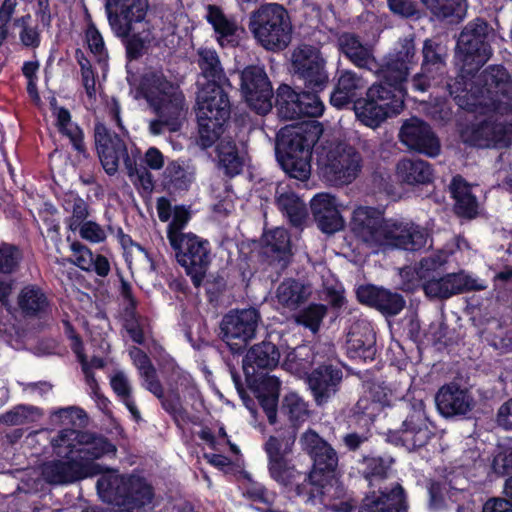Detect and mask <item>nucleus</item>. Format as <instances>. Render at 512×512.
Returning <instances> with one entry per match:
<instances>
[{
    "label": "nucleus",
    "mask_w": 512,
    "mask_h": 512,
    "mask_svg": "<svg viewBox=\"0 0 512 512\" xmlns=\"http://www.w3.org/2000/svg\"><path fill=\"white\" fill-rule=\"evenodd\" d=\"M483 80L484 88L470 106L474 111L483 106L493 113L466 127L462 138L479 148L508 146L512 140V82L502 67L485 71Z\"/></svg>",
    "instance_id": "1"
},
{
    "label": "nucleus",
    "mask_w": 512,
    "mask_h": 512,
    "mask_svg": "<svg viewBox=\"0 0 512 512\" xmlns=\"http://www.w3.org/2000/svg\"><path fill=\"white\" fill-rule=\"evenodd\" d=\"M351 231L372 253L391 249L415 251L423 248L428 240L426 231L413 222L385 219L378 210L365 206L353 211Z\"/></svg>",
    "instance_id": "2"
},
{
    "label": "nucleus",
    "mask_w": 512,
    "mask_h": 512,
    "mask_svg": "<svg viewBox=\"0 0 512 512\" xmlns=\"http://www.w3.org/2000/svg\"><path fill=\"white\" fill-rule=\"evenodd\" d=\"M140 92L158 115V119L149 123L152 135H161L165 129L170 132L180 129L186 109L184 96L178 87L167 81L162 73L149 72L142 78Z\"/></svg>",
    "instance_id": "3"
},
{
    "label": "nucleus",
    "mask_w": 512,
    "mask_h": 512,
    "mask_svg": "<svg viewBox=\"0 0 512 512\" xmlns=\"http://www.w3.org/2000/svg\"><path fill=\"white\" fill-rule=\"evenodd\" d=\"M321 133V126L316 121L287 126L280 131L279 145L283 152L279 154L278 160L290 177L301 181L309 178L311 151Z\"/></svg>",
    "instance_id": "4"
},
{
    "label": "nucleus",
    "mask_w": 512,
    "mask_h": 512,
    "mask_svg": "<svg viewBox=\"0 0 512 512\" xmlns=\"http://www.w3.org/2000/svg\"><path fill=\"white\" fill-rule=\"evenodd\" d=\"M200 144L211 146L230 116V101L221 84L201 83L196 95Z\"/></svg>",
    "instance_id": "5"
},
{
    "label": "nucleus",
    "mask_w": 512,
    "mask_h": 512,
    "mask_svg": "<svg viewBox=\"0 0 512 512\" xmlns=\"http://www.w3.org/2000/svg\"><path fill=\"white\" fill-rule=\"evenodd\" d=\"M97 481L99 497L107 503L138 509L151 503L153 492L146 481L140 477H123L117 470L102 466Z\"/></svg>",
    "instance_id": "6"
},
{
    "label": "nucleus",
    "mask_w": 512,
    "mask_h": 512,
    "mask_svg": "<svg viewBox=\"0 0 512 512\" xmlns=\"http://www.w3.org/2000/svg\"><path fill=\"white\" fill-rule=\"evenodd\" d=\"M447 258V253L440 251L426 256L420 261L417 275L424 280L423 289L428 297L445 299L468 290H483L486 288L484 283L463 271L449 273L442 277L431 275L446 263Z\"/></svg>",
    "instance_id": "7"
},
{
    "label": "nucleus",
    "mask_w": 512,
    "mask_h": 512,
    "mask_svg": "<svg viewBox=\"0 0 512 512\" xmlns=\"http://www.w3.org/2000/svg\"><path fill=\"white\" fill-rule=\"evenodd\" d=\"M404 96V87L389 85L383 78V82L368 89L365 99L355 103L356 117L365 126L377 128L387 118L402 111Z\"/></svg>",
    "instance_id": "8"
},
{
    "label": "nucleus",
    "mask_w": 512,
    "mask_h": 512,
    "mask_svg": "<svg viewBox=\"0 0 512 512\" xmlns=\"http://www.w3.org/2000/svg\"><path fill=\"white\" fill-rule=\"evenodd\" d=\"M249 27L258 43L267 50H282L291 41L290 19L287 11L279 4L259 7L251 15Z\"/></svg>",
    "instance_id": "9"
},
{
    "label": "nucleus",
    "mask_w": 512,
    "mask_h": 512,
    "mask_svg": "<svg viewBox=\"0 0 512 512\" xmlns=\"http://www.w3.org/2000/svg\"><path fill=\"white\" fill-rule=\"evenodd\" d=\"M51 444L58 455L75 453L79 463L96 464V459L116 452L115 446L105 438L73 429L60 431Z\"/></svg>",
    "instance_id": "10"
},
{
    "label": "nucleus",
    "mask_w": 512,
    "mask_h": 512,
    "mask_svg": "<svg viewBox=\"0 0 512 512\" xmlns=\"http://www.w3.org/2000/svg\"><path fill=\"white\" fill-rule=\"evenodd\" d=\"M320 157L324 177L335 185H348L361 173L363 159L360 153L345 143L328 145Z\"/></svg>",
    "instance_id": "11"
},
{
    "label": "nucleus",
    "mask_w": 512,
    "mask_h": 512,
    "mask_svg": "<svg viewBox=\"0 0 512 512\" xmlns=\"http://www.w3.org/2000/svg\"><path fill=\"white\" fill-rule=\"evenodd\" d=\"M487 37L488 26L481 20L468 24L461 32L457 42L456 61L463 73L471 74L489 60L491 49L486 41Z\"/></svg>",
    "instance_id": "12"
},
{
    "label": "nucleus",
    "mask_w": 512,
    "mask_h": 512,
    "mask_svg": "<svg viewBox=\"0 0 512 512\" xmlns=\"http://www.w3.org/2000/svg\"><path fill=\"white\" fill-rule=\"evenodd\" d=\"M300 445L313 459V469L308 483L318 488V494L335 479L338 457L335 450L313 430H307L300 438Z\"/></svg>",
    "instance_id": "13"
},
{
    "label": "nucleus",
    "mask_w": 512,
    "mask_h": 512,
    "mask_svg": "<svg viewBox=\"0 0 512 512\" xmlns=\"http://www.w3.org/2000/svg\"><path fill=\"white\" fill-rule=\"evenodd\" d=\"M170 246L175 251L177 262L185 269L195 286H199L211 262L209 242L188 232L175 243H170Z\"/></svg>",
    "instance_id": "14"
},
{
    "label": "nucleus",
    "mask_w": 512,
    "mask_h": 512,
    "mask_svg": "<svg viewBox=\"0 0 512 512\" xmlns=\"http://www.w3.org/2000/svg\"><path fill=\"white\" fill-rule=\"evenodd\" d=\"M260 314L254 308L235 310L225 315L221 322L223 341L233 352H239L255 337Z\"/></svg>",
    "instance_id": "15"
},
{
    "label": "nucleus",
    "mask_w": 512,
    "mask_h": 512,
    "mask_svg": "<svg viewBox=\"0 0 512 512\" xmlns=\"http://www.w3.org/2000/svg\"><path fill=\"white\" fill-rule=\"evenodd\" d=\"M314 93H296L290 86L281 85L277 91L276 107L284 119H297L302 116L318 117L324 111V105Z\"/></svg>",
    "instance_id": "16"
},
{
    "label": "nucleus",
    "mask_w": 512,
    "mask_h": 512,
    "mask_svg": "<svg viewBox=\"0 0 512 512\" xmlns=\"http://www.w3.org/2000/svg\"><path fill=\"white\" fill-rule=\"evenodd\" d=\"M105 7L112 31L126 38L133 33V24L145 18L148 0H107Z\"/></svg>",
    "instance_id": "17"
},
{
    "label": "nucleus",
    "mask_w": 512,
    "mask_h": 512,
    "mask_svg": "<svg viewBox=\"0 0 512 512\" xmlns=\"http://www.w3.org/2000/svg\"><path fill=\"white\" fill-rule=\"evenodd\" d=\"M292 66L308 88L321 91L328 82L325 61L317 48L301 45L292 54Z\"/></svg>",
    "instance_id": "18"
},
{
    "label": "nucleus",
    "mask_w": 512,
    "mask_h": 512,
    "mask_svg": "<svg viewBox=\"0 0 512 512\" xmlns=\"http://www.w3.org/2000/svg\"><path fill=\"white\" fill-rule=\"evenodd\" d=\"M241 87L248 105L259 114L272 108V86L262 67L249 66L241 74Z\"/></svg>",
    "instance_id": "19"
},
{
    "label": "nucleus",
    "mask_w": 512,
    "mask_h": 512,
    "mask_svg": "<svg viewBox=\"0 0 512 512\" xmlns=\"http://www.w3.org/2000/svg\"><path fill=\"white\" fill-rule=\"evenodd\" d=\"M430 436L431 430L425 416L424 405L422 401H419L416 404L415 411L404 421L403 429L393 432L391 440L396 445L414 450L426 445Z\"/></svg>",
    "instance_id": "20"
},
{
    "label": "nucleus",
    "mask_w": 512,
    "mask_h": 512,
    "mask_svg": "<svg viewBox=\"0 0 512 512\" xmlns=\"http://www.w3.org/2000/svg\"><path fill=\"white\" fill-rule=\"evenodd\" d=\"M100 464L79 463L75 458L69 461H51L42 467L44 479L51 484H68L101 472Z\"/></svg>",
    "instance_id": "21"
},
{
    "label": "nucleus",
    "mask_w": 512,
    "mask_h": 512,
    "mask_svg": "<svg viewBox=\"0 0 512 512\" xmlns=\"http://www.w3.org/2000/svg\"><path fill=\"white\" fill-rule=\"evenodd\" d=\"M401 141L411 150L435 157L440 152V144L430 127L423 121L412 118L400 130Z\"/></svg>",
    "instance_id": "22"
},
{
    "label": "nucleus",
    "mask_w": 512,
    "mask_h": 512,
    "mask_svg": "<svg viewBox=\"0 0 512 512\" xmlns=\"http://www.w3.org/2000/svg\"><path fill=\"white\" fill-rule=\"evenodd\" d=\"M130 357L134 365L137 367L142 379L144 387L153 393L157 398L162 399L163 407L170 413L176 415L182 412L179 395L169 400L163 396L162 386L157 379L156 370L153 367L148 356L137 347L130 349Z\"/></svg>",
    "instance_id": "23"
},
{
    "label": "nucleus",
    "mask_w": 512,
    "mask_h": 512,
    "mask_svg": "<svg viewBox=\"0 0 512 512\" xmlns=\"http://www.w3.org/2000/svg\"><path fill=\"white\" fill-rule=\"evenodd\" d=\"M95 142L101 164L109 175L117 172L120 159L125 163V158L130 157L124 141L116 135H111L103 125H97L95 128Z\"/></svg>",
    "instance_id": "24"
},
{
    "label": "nucleus",
    "mask_w": 512,
    "mask_h": 512,
    "mask_svg": "<svg viewBox=\"0 0 512 512\" xmlns=\"http://www.w3.org/2000/svg\"><path fill=\"white\" fill-rule=\"evenodd\" d=\"M435 402L437 409L445 417L465 415L474 407V399L470 393L454 384L441 387Z\"/></svg>",
    "instance_id": "25"
},
{
    "label": "nucleus",
    "mask_w": 512,
    "mask_h": 512,
    "mask_svg": "<svg viewBox=\"0 0 512 512\" xmlns=\"http://www.w3.org/2000/svg\"><path fill=\"white\" fill-rule=\"evenodd\" d=\"M416 64V51L412 39H404L401 47L393 58L389 60L383 70V78L387 84L404 87L409 70Z\"/></svg>",
    "instance_id": "26"
},
{
    "label": "nucleus",
    "mask_w": 512,
    "mask_h": 512,
    "mask_svg": "<svg viewBox=\"0 0 512 512\" xmlns=\"http://www.w3.org/2000/svg\"><path fill=\"white\" fill-rule=\"evenodd\" d=\"M311 210L319 228L324 233H334L344 225L338 204L334 196L319 193L311 200Z\"/></svg>",
    "instance_id": "27"
},
{
    "label": "nucleus",
    "mask_w": 512,
    "mask_h": 512,
    "mask_svg": "<svg viewBox=\"0 0 512 512\" xmlns=\"http://www.w3.org/2000/svg\"><path fill=\"white\" fill-rule=\"evenodd\" d=\"M405 509L403 489L397 484L390 492L373 491L366 496L359 512H401Z\"/></svg>",
    "instance_id": "28"
},
{
    "label": "nucleus",
    "mask_w": 512,
    "mask_h": 512,
    "mask_svg": "<svg viewBox=\"0 0 512 512\" xmlns=\"http://www.w3.org/2000/svg\"><path fill=\"white\" fill-rule=\"evenodd\" d=\"M341 378V372L331 366H321L311 373L308 384L319 404L336 392V386Z\"/></svg>",
    "instance_id": "29"
},
{
    "label": "nucleus",
    "mask_w": 512,
    "mask_h": 512,
    "mask_svg": "<svg viewBox=\"0 0 512 512\" xmlns=\"http://www.w3.org/2000/svg\"><path fill=\"white\" fill-rule=\"evenodd\" d=\"M348 349L356 356L372 358L375 354V333L367 322L352 326L347 336Z\"/></svg>",
    "instance_id": "30"
},
{
    "label": "nucleus",
    "mask_w": 512,
    "mask_h": 512,
    "mask_svg": "<svg viewBox=\"0 0 512 512\" xmlns=\"http://www.w3.org/2000/svg\"><path fill=\"white\" fill-rule=\"evenodd\" d=\"M397 178L406 184H426L433 179L431 165L421 159H402L396 166Z\"/></svg>",
    "instance_id": "31"
},
{
    "label": "nucleus",
    "mask_w": 512,
    "mask_h": 512,
    "mask_svg": "<svg viewBox=\"0 0 512 512\" xmlns=\"http://www.w3.org/2000/svg\"><path fill=\"white\" fill-rule=\"evenodd\" d=\"M365 86L366 81L361 76L351 71L343 72L331 95V104L337 108L349 104L357 95V92L364 89Z\"/></svg>",
    "instance_id": "32"
},
{
    "label": "nucleus",
    "mask_w": 512,
    "mask_h": 512,
    "mask_svg": "<svg viewBox=\"0 0 512 512\" xmlns=\"http://www.w3.org/2000/svg\"><path fill=\"white\" fill-rule=\"evenodd\" d=\"M197 55V63L200 68L197 86H201V83L212 82L221 84L225 80V75L216 51L210 48H200Z\"/></svg>",
    "instance_id": "33"
},
{
    "label": "nucleus",
    "mask_w": 512,
    "mask_h": 512,
    "mask_svg": "<svg viewBox=\"0 0 512 512\" xmlns=\"http://www.w3.org/2000/svg\"><path fill=\"white\" fill-rule=\"evenodd\" d=\"M311 289L301 282L288 279L283 281L276 290L278 304L289 311L296 310L310 296Z\"/></svg>",
    "instance_id": "34"
},
{
    "label": "nucleus",
    "mask_w": 512,
    "mask_h": 512,
    "mask_svg": "<svg viewBox=\"0 0 512 512\" xmlns=\"http://www.w3.org/2000/svg\"><path fill=\"white\" fill-rule=\"evenodd\" d=\"M339 49L358 67L372 69L375 59L369 47L363 45L356 36L344 33L338 38Z\"/></svg>",
    "instance_id": "35"
},
{
    "label": "nucleus",
    "mask_w": 512,
    "mask_h": 512,
    "mask_svg": "<svg viewBox=\"0 0 512 512\" xmlns=\"http://www.w3.org/2000/svg\"><path fill=\"white\" fill-rule=\"evenodd\" d=\"M452 196L455 200L457 214L472 218L478 212V202L472 192V187L461 177H455L450 185Z\"/></svg>",
    "instance_id": "36"
},
{
    "label": "nucleus",
    "mask_w": 512,
    "mask_h": 512,
    "mask_svg": "<svg viewBox=\"0 0 512 512\" xmlns=\"http://www.w3.org/2000/svg\"><path fill=\"white\" fill-rule=\"evenodd\" d=\"M279 360L278 348L271 342L263 341L250 348L245 356L244 365L252 369H273L278 365Z\"/></svg>",
    "instance_id": "37"
},
{
    "label": "nucleus",
    "mask_w": 512,
    "mask_h": 512,
    "mask_svg": "<svg viewBox=\"0 0 512 512\" xmlns=\"http://www.w3.org/2000/svg\"><path fill=\"white\" fill-rule=\"evenodd\" d=\"M280 381L275 376L265 377L258 388V399L264 409L270 424H275Z\"/></svg>",
    "instance_id": "38"
},
{
    "label": "nucleus",
    "mask_w": 512,
    "mask_h": 512,
    "mask_svg": "<svg viewBox=\"0 0 512 512\" xmlns=\"http://www.w3.org/2000/svg\"><path fill=\"white\" fill-rule=\"evenodd\" d=\"M206 18L213 26L217 34V41L221 46L234 45V43H236L235 33L237 26L235 22L228 19L219 8L209 6Z\"/></svg>",
    "instance_id": "39"
},
{
    "label": "nucleus",
    "mask_w": 512,
    "mask_h": 512,
    "mask_svg": "<svg viewBox=\"0 0 512 512\" xmlns=\"http://www.w3.org/2000/svg\"><path fill=\"white\" fill-rule=\"evenodd\" d=\"M264 241L266 244L265 253L277 260L281 267H284L290 252V240L287 231L283 228L271 230L264 235Z\"/></svg>",
    "instance_id": "40"
},
{
    "label": "nucleus",
    "mask_w": 512,
    "mask_h": 512,
    "mask_svg": "<svg viewBox=\"0 0 512 512\" xmlns=\"http://www.w3.org/2000/svg\"><path fill=\"white\" fill-rule=\"evenodd\" d=\"M218 160L221 168L230 176L237 175L241 172L244 164L243 156H241L233 141L222 139L217 146Z\"/></svg>",
    "instance_id": "41"
},
{
    "label": "nucleus",
    "mask_w": 512,
    "mask_h": 512,
    "mask_svg": "<svg viewBox=\"0 0 512 512\" xmlns=\"http://www.w3.org/2000/svg\"><path fill=\"white\" fill-rule=\"evenodd\" d=\"M51 106L53 115L56 117V124L59 131L71 140L76 150L82 151V132L79 127L71 121L69 111L65 108L57 107L55 98L51 100Z\"/></svg>",
    "instance_id": "42"
},
{
    "label": "nucleus",
    "mask_w": 512,
    "mask_h": 512,
    "mask_svg": "<svg viewBox=\"0 0 512 512\" xmlns=\"http://www.w3.org/2000/svg\"><path fill=\"white\" fill-rule=\"evenodd\" d=\"M281 410L293 426H299L309 417L307 403L295 392L284 396Z\"/></svg>",
    "instance_id": "43"
},
{
    "label": "nucleus",
    "mask_w": 512,
    "mask_h": 512,
    "mask_svg": "<svg viewBox=\"0 0 512 512\" xmlns=\"http://www.w3.org/2000/svg\"><path fill=\"white\" fill-rule=\"evenodd\" d=\"M434 15L442 18L463 19L467 4L465 0H422Z\"/></svg>",
    "instance_id": "44"
},
{
    "label": "nucleus",
    "mask_w": 512,
    "mask_h": 512,
    "mask_svg": "<svg viewBox=\"0 0 512 512\" xmlns=\"http://www.w3.org/2000/svg\"><path fill=\"white\" fill-rule=\"evenodd\" d=\"M296 435L294 432L282 436H270L264 444L268 462L288 458L292 452Z\"/></svg>",
    "instance_id": "45"
},
{
    "label": "nucleus",
    "mask_w": 512,
    "mask_h": 512,
    "mask_svg": "<svg viewBox=\"0 0 512 512\" xmlns=\"http://www.w3.org/2000/svg\"><path fill=\"white\" fill-rule=\"evenodd\" d=\"M72 338V349L73 351L77 354L78 356V359L79 361L81 362L82 364V369H83V372L85 374V377H86V382L88 384V386L90 387L91 391L97 396L99 397V399L101 400V404L103 406L106 405V402H107V399L100 396L98 394V384L96 382V380L94 379L92 373H91V369L92 368H101L104 366V362L101 358H98V357H93L91 359L90 362L87 361V359L85 358V356L83 355L82 351H81V341L80 339L77 337V336H71Z\"/></svg>",
    "instance_id": "46"
},
{
    "label": "nucleus",
    "mask_w": 512,
    "mask_h": 512,
    "mask_svg": "<svg viewBox=\"0 0 512 512\" xmlns=\"http://www.w3.org/2000/svg\"><path fill=\"white\" fill-rule=\"evenodd\" d=\"M278 207L286 212L291 223L300 225L306 217L305 204L294 193H281L277 198Z\"/></svg>",
    "instance_id": "47"
},
{
    "label": "nucleus",
    "mask_w": 512,
    "mask_h": 512,
    "mask_svg": "<svg viewBox=\"0 0 512 512\" xmlns=\"http://www.w3.org/2000/svg\"><path fill=\"white\" fill-rule=\"evenodd\" d=\"M446 50L432 40H426L423 46V69L430 73L441 72L444 68Z\"/></svg>",
    "instance_id": "48"
},
{
    "label": "nucleus",
    "mask_w": 512,
    "mask_h": 512,
    "mask_svg": "<svg viewBox=\"0 0 512 512\" xmlns=\"http://www.w3.org/2000/svg\"><path fill=\"white\" fill-rule=\"evenodd\" d=\"M19 306L26 313H37L47 305L46 297L42 291L34 286L25 287L18 298Z\"/></svg>",
    "instance_id": "49"
},
{
    "label": "nucleus",
    "mask_w": 512,
    "mask_h": 512,
    "mask_svg": "<svg viewBox=\"0 0 512 512\" xmlns=\"http://www.w3.org/2000/svg\"><path fill=\"white\" fill-rule=\"evenodd\" d=\"M268 471L273 480L284 486L292 484L298 476V472L288 458L268 462Z\"/></svg>",
    "instance_id": "50"
},
{
    "label": "nucleus",
    "mask_w": 512,
    "mask_h": 512,
    "mask_svg": "<svg viewBox=\"0 0 512 512\" xmlns=\"http://www.w3.org/2000/svg\"><path fill=\"white\" fill-rule=\"evenodd\" d=\"M64 209L66 212L72 214L67 221L72 231L77 230L88 216L87 203L82 198L75 195H69L65 199Z\"/></svg>",
    "instance_id": "51"
},
{
    "label": "nucleus",
    "mask_w": 512,
    "mask_h": 512,
    "mask_svg": "<svg viewBox=\"0 0 512 512\" xmlns=\"http://www.w3.org/2000/svg\"><path fill=\"white\" fill-rule=\"evenodd\" d=\"M42 416L41 411L33 406L19 405L0 417V421L8 425H22L37 421Z\"/></svg>",
    "instance_id": "52"
},
{
    "label": "nucleus",
    "mask_w": 512,
    "mask_h": 512,
    "mask_svg": "<svg viewBox=\"0 0 512 512\" xmlns=\"http://www.w3.org/2000/svg\"><path fill=\"white\" fill-rule=\"evenodd\" d=\"M125 168L131 182L145 192H151L154 186L152 174L146 168H139L134 157L125 158Z\"/></svg>",
    "instance_id": "53"
},
{
    "label": "nucleus",
    "mask_w": 512,
    "mask_h": 512,
    "mask_svg": "<svg viewBox=\"0 0 512 512\" xmlns=\"http://www.w3.org/2000/svg\"><path fill=\"white\" fill-rule=\"evenodd\" d=\"M190 220L189 211L183 206H176L173 209L172 220L167 227V239L169 244L176 242L179 238L185 236L186 233L183 229L187 226Z\"/></svg>",
    "instance_id": "54"
},
{
    "label": "nucleus",
    "mask_w": 512,
    "mask_h": 512,
    "mask_svg": "<svg viewBox=\"0 0 512 512\" xmlns=\"http://www.w3.org/2000/svg\"><path fill=\"white\" fill-rule=\"evenodd\" d=\"M392 459H383L379 457H369L364 459L366 466L364 475L369 480L370 485H373V481L385 478L392 465Z\"/></svg>",
    "instance_id": "55"
},
{
    "label": "nucleus",
    "mask_w": 512,
    "mask_h": 512,
    "mask_svg": "<svg viewBox=\"0 0 512 512\" xmlns=\"http://www.w3.org/2000/svg\"><path fill=\"white\" fill-rule=\"evenodd\" d=\"M325 314L326 307L324 305L312 304L296 317V321L316 333Z\"/></svg>",
    "instance_id": "56"
},
{
    "label": "nucleus",
    "mask_w": 512,
    "mask_h": 512,
    "mask_svg": "<svg viewBox=\"0 0 512 512\" xmlns=\"http://www.w3.org/2000/svg\"><path fill=\"white\" fill-rule=\"evenodd\" d=\"M404 304L401 295L381 288L375 308L384 314L396 315L404 308Z\"/></svg>",
    "instance_id": "57"
},
{
    "label": "nucleus",
    "mask_w": 512,
    "mask_h": 512,
    "mask_svg": "<svg viewBox=\"0 0 512 512\" xmlns=\"http://www.w3.org/2000/svg\"><path fill=\"white\" fill-rule=\"evenodd\" d=\"M14 25L19 27V38L21 43L26 47H37L40 43V34L36 26L31 24V16L26 15L17 18Z\"/></svg>",
    "instance_id": "58"
},
{
    "label": "nucleus",
    "mask_w": 512,
    "mask_h": 512,
    "mask_svg": "<svg viewBox=\"0 0 512 512\" xmlns=\"http://www.w3.org/2000/svg\"><path fill=\"white\" fill-rule=\"evenodd\" d=\"M21 259L18 249L9 244L0 246V275L13 273Z\"/></svg>",
    "instance_id": "59"
},
{
    "label": "nucleus",
    "mask_w": 512,
    "mask_h": 512,
    "mask_svg": "<svg viewBox=\"0 0 512 512\" xmlns=\"http://www.w3.org/2000/svg\"><path fill=\"white\" fill-rule=\"evenodd\" d=\"M85 417L84 412L76 407L61 408L51 414V421L55 425H76Z\"/></svg>",
    "instance_id": "60"
},
{
    "label": "nucleus",
    "mask_w": 512,
    "mask_h": 512,
    "mask_svg": "<svg viewBox=\"0 0 512 512\" xmlns=\"http://www.w3.org/2000/svg\"><path fill=\"white\" fill-rule=\"evenodd\" d=\"M86 40L90 51L97 56L99 60L106 58L103 38L94 26L88 27L86 31Z\"/></svg>",
    "instance_id": "61"
},
{
    "label": "nucleus",
    "mask_w": 512,
    "mask_h": 512,
    "mask_svg": "<svg viewBox=\"0 0 512 512\" xmlns=\"http://www.w3.org/2000/svg\"><path fill=\"white\" fill-rule=\"evenodd\" d=\"M71 248L75 257L73 263L83 270L92 271L94 258L92 252L80 243H73Z\"/></svg>",
    "instance_id": "62"
},
{
    "label": "nucleus",
    "mask_w": 512,
    "mask_h": 512,
    "mask_svg": "<svg viewBox=\"0 0 512 512\" xmlns=\"http://www.w3.org/2000/svg\"><path fill=\"white\" fill-rule=\"evenodd\" d=\"M78 229L81 237L87 241L99 243L106 239L105 230L95 222H84Z\"/></svg>",
    "instance_id": "63"
},
{
    "label": "nucleus",
    "mask_w": 512,
    "mask_h": 512,
    "mask_svg": "<svg viewBox=\"0 0 512 512\" xmlns=\"http://www.w3.org/2000/svg\"><path fill=\"white\" fill-rule=\"evenodd\" d=\"M493 469L498 474H507L512 471V447L497 454L493 460Z\"/></svg>",
    "instance_id": "64"
}]
</instances>
